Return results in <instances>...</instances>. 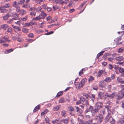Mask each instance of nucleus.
I'll use <instances>...</instances> for the list:
<instances>
[{"mask_svg":"<svg viewBox=\"0 0 124 124\" xmlns=\"http://www.w3.org/2000/svg\"><path fill=\"white\" fill-rule=\"evenodd\" d=\"M117 80L121 84H124V81L122 80V78L120 77H118L117 78Z\"/></svg>","mask_w":124,"mask_h":124,"instance_id":"obj_27","label":"nucleus"},{"mask_svg":"<svg viewBox=\"0 0 124 124\" xmlns=\"http://www.w3.org/2000/svg\"><path fill=\"white\" fill-rule=\"evenodd\" d=\"M69 119L68 118L64 119L62 120L61 121L65 124H68V123Z\"/></svg>","mask_w":124,"mask_h":124,"instance_id":"obj_25","label":"nucleus"},{"mask_svg":"<svg viewBox=\"0 0 124 124\" xmlns=\"http://www.w3.org/2000/svg\"><path fill=\"white\" fill-rule=\"evenodd\" d=\"M60 106H56L53 108V110L54 111H57L60 109Z\"/></svg>","mask_w":124,"mask_h":124,"instance_id":"obj_15","label":"nucleus"},{"mask_svg":"<svg viewBox=\"0 0 124 124\" xmlns=\"http://www.w3.org/2000/svg\"><path fill=\"white\" fill-rule=\"evenodd\" d=\"M51 18V17L50 16H48L47 17L46 20L47 21L49 20Z\"/></svg>","mask_w":124,"mask_h":124,"instance_id":"obj_63","label":"nucleus"},{"mask_svg":"<svg viewBox=\"0 0 124 124\" xmlns=\"http://www.w3.org/2000/svg\"><path fill=\"white\" fill-rule=\"evenodd\" d=\"M102 104L101 102H98L95 104V106L94 108V111L96 113L102 107Z\"/></svg>","mask_w":124,"mask_h":124,"instance_id":"obj_2","label":"nucleus"},{"mask_svg":"<svg viewBox=\"0 0 124 124\" xmlns=\"http://www.w3.org/2000/svg\"><path fill=\"white\" fill-rule=\"evenodd\" d=\"M83 96H85L86 97V98L87 99H88V97H89V96L87 94L85 93H84L83 94Z\"/></svg>","mask_w":124,"mask_h":124,"instance_id":"obj_57","label":"nucleus"},{"mask_svg":"<svg viewBox=\"0 0 124 124\" xmlns=\"http://www.w3.org/2000/svg\"><path fill=\"white\" fill-rule=\"evenodd\" d=\"M85 2H84L81 5H80L79 7V9H81L82 7H83V6L85 4Z\"/></svg>","mask_w":124,"mask_h":124,"instance_id":"obj_59","label":"nucleus"},{"mask_svg":"<svg viewBox=\"0 0 124 124\" xmlns=\"http://www.w3.org/2000/svg\"><path fill=\"white\" fill-rule=\"evenodd\" d=\"M84 70V69H82L79 72V76H81L82 74H83V70Z\"/></svg>","mask_w":124,"mask_h":124,"instance_id":"obj_55","label":"nucleus"},{"mask_svg":"<svg viewBox=\"0 0 124 124\" xmlns=\"http://www.w3.org/2000/svg\"><path fill=\"white\" fill-rule=\"evenodd\" d=\"M1 27L4 30H6L8 28V26L6 24H2L1 25Z\"/></svg>","mask_w":124,"mask_h":124,"instance_id":"obj_16","label":"nucleus"},{"mask_svg":"<svg viewBox=\"0 0 124 124\" xmlns=\"http://www.w3.org/2000/svg\"><path fill=\"white\" fill-rule=\"evenodd\" d=\"M121 37L120 36H119L116 39L115 41L116 42H118L119 41L121 40Z\"/></svg>","mask_w":124,"mask_h":124,"instance_id":"obj_48","label":"nucleus"},{"mask_svg":"<svg viewBox=\"0 0 124 124\" xmlns=\"http://www.w3.org/2000/svg\"><path fill=\"white\" fill-rule=\"evenodd\" d=\"M13 49L12 48L8 50H7L5 51V54H8L13 51Z\"/></svg>","mask_w":124,"mask_h":124,"instance_id":"obj_28","label":"nucleus"},{"mask_svg":"<svg viewBox=\"0 0 124 124\" xmlns=\"http://www.w3.org/2000/svg\"><path fill=\"white\" fill-rule=\"evenodd\" d=\"M95 119L96 120L98 123H99L102 121L103 118L102 115L100 114L99 116H96L95 117Z\"/></svg>","mask_w":124,"mask_h":124,"instance_id":"obj_5","label":"nucleus"},{"mask_svg":"<svg viewBox=\"0 0 124 124\" xmlns=\"http://www.w3.org/2000/svg\"><path fill=\"white\" fill-rule=\"evenodd\" d=\"M53 8L54 10H55L58 8V7L56 6H55L53 7Z\"/></svg>","mask_w":124,"mask_h":124,"instance_id":"obj_62","label":"nucleus"},{"mask_svg":"<svg viewBox=\"0 0 124 124\" xmlns=\"http://www.w3.org/2000/svg\"><path fill=\"white\" fill-rule=\"evenodd\" d=\"M119 71L120 73L122 74V76H124V70L123 69L120 68L119 69Z\"/></svg>","mask_w":124,"mask_h":124,"instance_id":"obj_21","label":"nucleus"},{"mask_svg":"<svg viewBox=\"0 0 124 124\" xmlns=\"http://www.w3.org/2000/svg\"><path fill=\"white\" fill-rule=\"evenodd\" d=\"M8 37L7 36H5L4 37L2 38V39H5V42H9L10 41V40L8 39Z\"/></svg>","mask_w":124,"mask_h":124,"instance_id":"obj_14","label":"nucleus"},{"mask_svg":"<svg viewBox=\"0 0 124 124\" xmlns=\"http://www.w3.org/2000/svg\"><path fill=\"white\" fill-rule=\"evenodd\" d=\"M34 37V35L32 33H30L28 35V37L30 38H33Z\"/></svg>","mask_w":124,"mask_h":124,"instance_id":"obj_49","label":"nucleus"},{"mask_svg":"<svg viewBox=\"0 0 124 124\" xmlns=\"http://www.w3.org/2000/svg\"><path fill=\"white\" fill-rule=\"evenodd\" d=\"M104 93L103 92H100L98 94V98L101 99H102L104 96Z\"/></svg>","mask_w":124,"mask_h":124,"instance_id":"obj_10","label":"nucleus"},{"mask_svg":"<svg viewBox=\"0 0 124 124\" xmlns=\"http://www.w3.org/2000/svg\"><path fill=\"white\" fill-rule=\"evenodd\" d=\"M68 108L69 110L70 111H72L74 110V108L71 106H70L68 107Z\"/></svg>","mask_w":124,"mask_h":124,"instance_id":"obj_45","label":"nucleus"},{"mask_svg":"<svg viewBox=\"0 0 124 124\" xmlns=\"http://www.w3.org/2000/svg\"><path fill=\"white\" fill-rule=\"evenodd\" d=\"M109 121L111 124H114L115 123V120L112 117L110 118V120Z\"/></svg>","mask_w":124,"mask_h":124,"instance_id":"obj_41","label":"nucleus"},{"mask_svg":"<svg viewBox=\"0 0 124 124\" xmlns=\"http://www.w3.org/2000/svg\"><path fill=\"white\" fill-rule=\"evenodd\" d=\"M80 100L77 101L76 104H81L80 105V107L83 109H84V107L85 106H88L89 105L88 101L85 100L84 98L83 97H80Z\"/></svg>","mask_w":124,"mask_h":124,"instance_id":"obj_1","label":"nucleus"},{"mask_svg":"<svg viewBox=\"0 0 124 124\" xmlns=\"http://www.w3.org/2000/svg\"><path fill=\"white\" fill-rule=\"evenodd\" d=\"M86 111L87 112H86V113L89 111H94V109H93V106H90L89 108H87L86 109Z\"/></svg>","mask_w":124,"mask_h":124,"instance_id":"obj_18","label":"nucleus"},{"mask_svg":"<svg viewBox=\"0 0 124 124\" xmlns=\"http://www.w3.org/2000/svg\"><path fill=\"white\" fill-rule=\"evenodd\" d=\"M42 7L46 9L47 7L46 5L44 4L43 5Z\"/></svg>","mask_w":124,"mask_h":124,"instance_id":"obj_64","label":"nucleus"},{"mask_svg":"<svg viewBox=\"0 0 124 124\" xmlns=\"http://www.w3.org/2000/svg\"><path fill=\"white\" fill-rule=\"evenodd\" d=\"M117 96V99L119 100L121 99L124 97V92H119L118 93Z\"/></svg>","mask_w":124,"mask_h":124,"instance_id":"obj_6","label":"nucleus"},{"mask_svg":"<svg viewBox=\"0 0 124 124\" xmlns=\"http://www.w3.org/2000/svg\"><path fill=\"white\" fill-rule=\"evenodd\" d=\"M48 112V110L47 109L45 110L44 111L42 112L41 114V116H43L45 114H46Z\"/></svg>","mask_w":124,"mask_h":124,"instance_id":"obj_35","label":"nucleus"},{"mask_svg":"<svg viewBox=\"0 0 124 124\" xmlns=\"http://www.w3.org/2000/svg\"><path fill=\"white\" fill-rule=\"evenodd\" d=\"M124 121V117L122 116L120 118L117 122V124H122Z\"/></svg>","mask_w":124,"mask_h":124,"instance_id":"obj_9","label":"nucleus"},{"mask_svg":"<svg viewBox=\"0 0 124 124\" xmlns=\"http://www.w3.org/2000/svg\"><path fill=\"white\" fill-rule=\"evenodd\" d=\"M54 33V32L53 31H51L49 32L46 33L45 34L46 35H50L51 34H52Z\"/></svg>","mask_w":124,"mask_h":124,"instance_id":"obj_56","label":"nucleus"},{"mask_svg":"<svg viewBox=\"0 0 124 124\" xmlns=\"http://www.w3.org/2000/svg\"><path fill=\"white\" fill-rule=\"evenodd\" d=\"M124 50V49L123 47H121L119 48L118 50V53H121Z\"/></svg>","mask_w":124,"mask_h":124,"instance_id":"obj_43","label":"nucleus"},{"mask_svg":"<svg viewBox=\"0 0 124 124\" xmlns=\"http://www.w3.org/2000/svg\"><path fill=\"white\" fill-rule=\"evenodd\" d=\"M0 11L1 13H6L7 11V10L6 9L4 8L3 6L0 7Z\"/></svg>","mask_w":124,"mask_h":124,"instance_id":"obj_12","label":"nucleus"},{"mask_svg":"<svg viewBox=\"0 0 124 124\" xmlns=\"http://www.w3.org/2000/svg\"><path fill=\"white\" fill-rule=\"evenodd\" d=\"M29 11H32L30 13V15L32 16H35L36 13V8L34 7H32L30 8Z\"/></svg>","mask_w":124,"mask_h":124,"instance_id":"obj_7","label":"nucleus"},{"mask_svg":"<svg viewBox=\"0 0 124 124\" xmlns=\"http://www.w3.org/2000/svg\"><path fill=\"white\" fill-rule=\"evenodd\" d=\"M61 114L62 116L65 117L66 116V112L65 110H62L61 112Z\"/></svg>","mask_w":124,"mask_h":124,"instance_id":"obj_32","label":"nucleus"},{"mask_svg":"<svg viewBox=\"0 0 124 124\" xmlns=\"http://www.w3.org/2000/svg\"><path fill=\"white\" fill-rule=\"evenodd\" d=\"M104 81L107 83L111 81V79L110 77H108L105 79Z\"/></svg>","mask_w":124,"mask_h":124,"instance_id":"obj_22","label":"nucleus"},{"mask_svg":"<svg viewBox=\"0 0 124 124\" xmlns=\"http://www.w3.org/2000/svg\"><path fill=\"white\" fill-rule=\"evenodd\" d=\"M21 12L23 15L25 14L26 13V11L23 9H22L21 11Z\"/></svg>","mask_w":124,"mask_h":124,"instance_id":"obj_52","label":"nucleus"},{"mask_svg":"<svg viewBox=\"0 0 124 124\" xmlns=\"http://www.w3.org/2000/svg\"><path fill=\"white\" fill-rule=\"evenodd\" d=\"M20 19L18 17H15L10 19L9 21L8 22L9 23H10L12 22H14L16 24H18L19 25H20L21 24V21H18L17 22H15L14 21V20H18Z\"/></svg>","mask_w":124,"mask_h":124,"instance_id":"obj_4","label":"nucleus"},{"mask_svg":"<svg viewBox=\"0 0 124 124\" xmlns=\"http://www.w3.org/2000/svg\"><path fill=\"white\" fill-rule=\"evenodd\" d=\"M26 25L27 26H29L30 25L32 26L34 24V23L31 22H30L29 23H26Z\"/></svg>","mask_w":124,"mask_h":124,"instance_id":"obj_40","label":"nucleus"},{"mask_svg":"<svg viewBox=\"0 0 124 124\" xmlns=\"http://www.w3.org/2000/svg\"><path fill=\"white\" fill-rule=\"evenodd\" d=\"M25 1V0H20L19 3L20 4L22 5L24 4Z\"/></svg>","mask_w":124,"mask_h":124,"instance_id":"obj_50","label":"nucleus"},{"mask_svg":"<svg viewBox=\"0 0 124 124\" xmlns=\"http://www.w3.org/2000/svg\"><path fill=\"white\" fill-rule=\"evenodd\" d=\"M46 9L48 11H50L52 10V8H51L47 7Z\"/></svg>","mask_w":124,"mask_h":124,"instance_id":"obj_61","label":"nucleus"},{"mask_svg":"<svg viewBox=\"0 0 124 124\" xmlns=\"http://www.w3.org/2000/svg\"><path fill=\"white\" fill-rule=\"evenodd\" d=\"M90 98L94 102L95 99V95L93 94H92V96L90 97Z\"/></svg>","mask_w":124,"mask_h":124,"instance_id":"obj_30","label":"nucleus"},{"mask_svg":"<svg viewBox=\"0 0 124 124\" xmlns=\"http://www.w3.org/2000/svg\"><path fill=\"white\" fill-rule=\"evenodd\" d=\"M74 84L76 88H80L83 87V86L81 85V83L78 82H74Z\"/></svg>","mask_w":124,"mask_h":124,"instance_id":"obj_8","label":"nucleus"},{"mask_svg":"<svg viewBox=\"0 0 124 124\" xmlns=\"http://www.w3.org/2000/svg\"><path fill=\"white\" fill-rule=\"evenodd\" d=\"M12 30V28H9L7 31V32L11 33Z\"/></svg>","mask_w":124,"mask_h":124,"instance_id":"obj_54","label":"nucleus"},{"mask_svg":"<svg viewBox=\"0 0 124 124\" xmlns=\"http://www.w3.org/2000/svg\"><path fill=\"white\" fill-rule=\"evenodd\" d=\"M65 101V100L63 98H61L59 102L60 103H62Z\"/></svg>","mask_w":124,"mask_h":124,"instance_id":"obj_36","label":"nucleus"},{"mask_svg":"<svg viewBox=\"0 0 124 124\" xmlns=\"http://www.w3.org/2000/svg\"><path fill=\"white\" fill-rule=\"evenodd\" d=\"M42 8L40 7H38L37 8H36V10L37 12H39V11H40L42 9Z\"/></svg>","mask_w":124,"mask_h":124,"instance_id":"obj_51","label":"nucleus"},{"mask_svg":"<svg viewBox=\"0 0 124 124\" xmlns=\"http://www.w3.org/2000/svg\"><path fill=\"white\" fill-rule=\"evenodd\" d=\"M40 108L39 106V105H38L35 107L34 109L33 112H36L38 111Z\"/></svg>","mask_w":124,"mask_h":124,"instance_id":"obj_31","label":"nucleus"},{"mask_svg":"<svg viewBox=\"0 0 124 124\" xmlns=\"http://www.w3.org/2000/svg\"><path fill=\"white\" fill-rule=\"evenodd\" d=\"M43 11H42L41 12V14L39 15L42 18V19H44L47 15L45 13H44Z\"/></svg>","mask_w":124,"mask_h":124,"instance_id":"obj_13","label":"nucleus"},{"mask_svg":"<svg viewBox=\"0 0 124 124\" xmlns=\"http://www.w3.org/2000/svg\"><path fill=\"white\" fill-rule=\"evenodd\" d=\"M63 93V92L61 91V92H59L57 95L56 96L57 97H59Z\"/></svg>","mask_w":124,"mask_h":124,"instance_id":"obj_44","label":"nucleus"},{"mask_svg":"<svg viewBox=\"0 0 124 124\" xmlns=\"http://www.w3.org/2000/svg\"><path fill=\"white\" fill-rule=\"evenodd\" d=\"M104 52V51H102L101 52L99 53H98L96 56V58H99V57Z\"/></svg>","mask_w":124,"mask_h":124,"instance_id":"obj_38","label":"nucleus"},{"mask_svg":"<svg viewBox=\"0 0 124 124\" xmlns=\"http://www.w3.org/2000/svg\"><path fill=\"white\" fill-rule=\"evenodd\" d=\"M45 0H34L36 3L37 4H40L42 2L44 1Z\"/></svg>","mask_w":124,"mask_h":124,"instance_id":"obj_24","label":"nucleus"},{"mask_svg":"<svg viewBox=\"0 0 124 124\" xmlns=\"http://www.w3.org/2000/svg\"><path fill=\"white\" fill-rule=\"evenodd\" d=\"M115 59L117 61H120L123 60L124 59V58L122 56H119L116 57Z\"/></svg>","mask_w":124,"mask_h":124,"instance_id":"obj_11","label":"nucleus"},{"mask_svg":"<svg viewBox=\"0 0 124 124\" xmlns=\"http://www.w3.org/2000/svg\"><path fill=\"white\" fill-rule=\"evenodd\" d=\"M93 122V120L91 119L89 120H88L86 122V124H91Z\"/></svg>","mask_w":124,"mask_h":124,"instance_id":"obj_47","label":"nucleus"},{"mask_svg":"<svg viewBox=\"0 0 124 124\" xmlns=\"http://www.w3.org/2000/svg\"><path fill=\"white\" fill-rule=\"evenodd\" d=\"M87 81V80L86 79L84 78L80 82L81 84L83 86L84 85L85 83Z\"/></svg>","mask_w":124,"mask_h":124,"instance_id":"obj_19","label":"nucleus"},{"mask_svg":"<svg viewBox=\"0 0 124 124\" xmlns=\"http://www.w3.org/2000/svg\"><path fill=\"white\" fill-rule=\"evenodd\" d=\"M27 18V16H25V17L22 18V20L23 21H26Z\"/></svg>","mask_w":124,"mask_h":124,"instance_id":"obj_58","label":"nucleus"},{"mask_svg":"<svg viewBox=\"0 0 124 124\" xmlns=\"http://www.w3.org/2000/svg\"><path fill=\"white\" fill-rule=\"evenodd\" d=\"M16 8V10L17 12H19L20 11V8L19 5L14 7Z\"/></svg>","mask_w":124,"mask_h":124,"instance_id":"obj_26","label":"nucleus"},{"mask_svg":"<svg viewBox=\"0 0 124 124\" xmlns=\"http://www.w3.org/2000/svg\"><path fill=\"white\" fill-rule=\"evenodd\" d=\"M3 6L4 8H8L10 7V5L9 3H7Z\"/></svg>","mask_w":124,"mask_h":124,"instance_id":"obj_34","label":"nucleus"},{"mask_svg":"<svg viewBox=\"0 0 124 124\" xmlns=\"http://www.w3.org/2000/svg\"><path fill=\"white\" fill-rule=\"evenodd\" d=\"M116 94V93L115 92H113L111 94L106 93L105 94L104 99H106L107 98H109L110 99L113 98Z\"/></svg>","mask_w":124,"mask_h":124,"instance_id":"obj_3","label":"nucleus"},{"mask_svg":"<svg viewBox=\"0 0 124 124\" xmlns=\"http://www.w3.org/2000/svg\"><path fill=\"white\" fill-rule=\"evenodd\" d=\"M103 72V70H99L97 73V76L98 77H101V75L102 74Z\"/></svg>","mask_w":124,"mask_h":124,"instance_id":"obj_17","label":"nucleus"},{"mask_svg":"<svg viewBox=\"0 0 124 124\" xmlns=\"http://www.w3.org/2000/svg\"><path fill=\"white\" fill-rule=\"evenodd\" d=\"M19 2H17L16 1H14L13 3V7L19 5Z\"/></svg>","mask_w":124,"mask_h":124,"instance_id":"obj_42","label":"nucleus"},{"mask_svg":"<svg viewBox=\"0 0 124 124\" xmlns=\"http://www.w3.org/2000/svg\"><path fill=\"white\" fill-rule=\"evenodd\" d=\"M94 79V77L92 76H90L89 78H88V81L89 82H91Z\"/></svg>","mask_w":124,"mask_h":124,"instance_id":"obj_29","label":"nucleus"},{"mask_svg":"<svg viewBox=\"0 0 124 124\" xmlns=\"http://www.w3.org/2000/svg\"><path fill=\"white\" fill-rule=\"evenodd\" d=\"M112 117L109 115L107 116L105 118V121L106 122H107L109 121H110V118Z\"/></svg>","mask_w":124,"mask_h":124,"instance_id":"obj_20","label":"nucleus"},{"mask_svg":"<svg viewBox=\"0 0 124 124\" xmlns=\"http://www.w3.org/2000/svg\"><path fill=\"white\" fill-rule=\"evenodd\" d=\"M10 16V15H9L8 14H7L3 16V18L4 20H6L8 19V18Z\"/></svg>","mask_w":124,"mask_h":124,"instance_id":"obj_33","label":"nucleus"},{"mask_svg":"<svg viewBox=\"0 0 124 124\" xmlns=\"http://www.w3.org/2000/svg\"><path fill=\"white\" fill-rule=\"evenodd\" d=\"M22 7L25 8H28L30 7V5L28 4H24L22 6Z\"/></svg>","mask_w":124,"mask_h":124,"instance_id":"obj_37","label":"nucleus"},{"mask_svg":"<svg viewBox=\"0 0 124 124\" xmlns=\"http://www.w3.org/2000/svg\"><path fill=\"white\" fill-rule=\"evenodd\" d=\"M22 31L23 32L25 33H27L28 32V30L25 28H23Z\"/></svg>","mask_w":124,"mask_h":124,"instance_id":"obj_39","label":"nucleus"},{"mask_svg":"<svg viewBox=\"0 0 124 124\" xmlns=\"http://www.w3.org/2000/svg\"><path fill=\"white\" fill-rule=\"evenodd\" d=\"M41 19H42V18L40 15L37 16L35 18H33V20H39Z\"/></svg>","mask_w":124,"mask_h":124,"instance_id":"obj_23","label":"nucleus"},{"mask_svg":"<svg viewBox=\"0 0 124 124\" xmlns=\"http://www.w3.org/2000/svg\"><path fill=\"white\" fill-rule=\"evenodd\" d=\"M12 26L13 27V28H14L17 29L19 31H21V29H20V28L19 27L15 26H14L13 25H12Z\"/></svg>","mask_w":124,"mask_h":124,"instance_id":"obj_46","label":"nucleus"},{"mask_svg":"<svg viewBox=\"0 0 124 124\" xmlns=\"http://www.w3.org/2000/svg\"><path fill=\"white\" fill-rule=\"evenodd\" d=\"M45 121L48 124H49V120L48 118L47 117H46L45 119Z\"/></svg>","mask_w":124,"mask_h":124,"instance_id":"obj_53","label":"nucleus"},{"mask_svg":"<svg viewBox=\"0 0 124 124\" xmlns=\"http://www.w3.org/2000/svg\"><path fill=\"white\" fill-rule=\"evenodd\" d=\"M113 68V66L111 64H110L109 65V68L110 69H112Z\"/></svg>","mask_w":124,"mask_h":124,"instance_id":"obj_60","label":"nucleus"}]
</instances>
